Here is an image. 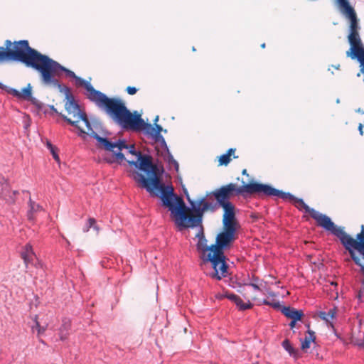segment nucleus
<instances>
[{
    "label": "nucleus",
    "instance_id": "27",
    "mask_svg": "<svg viewBox=\"0 0 364 364\" xmlns=\"http://www.w3.org/2000/svg\"><path fill=\"white\" fill-rule=\"evenodd\" d=\"M93 228L98 232L99 228L96 225V220L95 218H90L88 219L87 224L86 227L84 228V232H88L89 230Z\"/></svg>",
    "mask_w": 364,
    "mask_h": 364
},
{
    "label": "nucleus",
    "instance_id": "11",
    "mask_svg": "<svg viewBox=\"0 0 364 364\" xmlns=\"http://www.w3.org/2000/svg\"><path fill=\"white\" fill-rule=\"evenodd\" d=\"M91 136L95 138L105 150L112 151L117 159L123 161L125 159L124 154L122 153L123 149H128L129 146L126 144L124 140H117L115 142L109 141L107 138H103L99 136L96 132H91Z\"/></svg>",
    "mask_w": 364,
    "mask_h": 364
},
{
    "label": "nucleus",
    "instance_id": "17",
    "mask_svg": "<svg viewBox=\"0 0 364 364\" xmlns=\"http://www.w3.org/2000/svg\"><path fill=\"white\" fill-rule=\"evenodd\" d=\"M21 257L23 259L26 269L29 268L30 264H34L33 260L36 259V255L30 244H26L21 252Z\"/></svg>",
    "mask_w": 364,
    "mask_h": 364
},
{
    "label": "nucleus",
    "instance_id": "6",
    "mask_svg": "<svg viewBox=\"0 0 364 364\" xmlns=\"http://www.w3.org/2000/svg\"><path fill=\"white\" fill-rule=\"evenodd\" d=\"M237 227L223 225V231L216 237V242L213 245L214 252L212 257L219 260L220 264L219 272H209L206 274L210 278L220 280L228 275V265L226 263V257L223 250L229 247L236 239Z\"/></svg>",
    "mask_w": 364,
    "mask_h": 364
},
{
    "label": "nucleus",
    "instance_id": "30",
    "mask_svg": "<svg viewBox=\"0 0 364 364\" xmlns=\"http://www.w3.org/2000/svg\"><path fill=\"white\" fill-rule=\"evenodd\" d=\"M224 296H225V298L228 299L229 300H230L233 303H235V301L237 299L238 300V296H237V295H236L235 294H232V293L226 292Z\"/></svg>",
    "mask_w": 364,
    "mask_h": 364
},
{
    "label": "nucleus",
    "instance_id": "42",
    "mask_svg": "<svg viewBox=\"0 0 364 364\" xmlns=\"http://www.w3.org/2000/svg\"><path fill=\"white\" fill-rule=\"evenodd\" d=\"M36 267H38V266H41V263L40 262H38L37 264H34Z\"/></svg>",
    "mask_w": 364,
    "mask_h": 364
},
{
    "label": "nucleus",
    "instance_id": "5",
    "mask_svg": "<svg viewBox=\"0 0 364 364\" xmlns=\"http://www.w3.org/2000/svg\"><path fill=\"white\" fill-rule=\"evenodd\" d=\"M93 102L105 111L114 122L125 129L133 130L135 126L141 123L138 119L139 114L136 112L132 114L119 98H110L100 92Z\"/></svg>",
    "mask_w": 364,
    "mask_h": 364
},
{
    "label": "nucleus",
    "instance_id": "15",
    "mask_svg": "<svg viewBox=\"0 0 364 364\" xmlns=\"http://www.w3.org/2000/svg\"><path fill=\"white\" fill-rule=\"evenodd\" d=\"M75 85L77 87H83L86 90L85 95H87V98L92 102L101 92L100 91L95 90L90 82H87L78 76L75 77Z\"/></svg>",
    "mask_w": 364,
    "mask_h": 364
},
{
    "label": "nucleus",
    "instance_id": "2",
    "mask_svg": "<svg viewBox=\"0 0 364 364\" xmlns=\"http://www.w3.org/2000/svg\"><path fill=\"white\" fill-rule=\"evenodd\" d=\"M187 200L191 208L187 207L180 196L174 193L172 186L165 184L156 196L160 198L162 205L170 210L176 225L182 228L202 227L203 214L205 212H214L218 204L207 200L205 197L192 200L187 191H185Z\"/></svg>",
    "mask_w": 364,
    "mask_h": 364
},
{
    "label": "nucleus",
    "instance_id": "45",
    "mask_svg": "<svg viewBox=\"0 0 364 364\" xmlns=\"http://www.w3.org/2000/svg\"><path fill=\"white\" fill-rule=\"evenodd\" d=\"M158 119H159V117H158V116H156V119H155V122H156V121H158Z\"/></svg>",
    "mask_w": 364,
    "mask_h": 364
},
{
    "label": "nucleus",
    "instance_id": "18",
    "mask_svg": "<svg viewBox=\"0 0 364 364\" xmlns=\"http://www.w3.org/2000/svg\"><path fill=\"white\" fill-rule=\"evenodd\" d=\"M282 313L291 320H301L304 316L302 310H297L290 306H283L281 309Z\"/></svg>",
    "mask_w": 364,
    "mask_h": 364
},
{
    "label": "nucleus",
    "instance_id": "43",
    "mask_svg": "<svg viewBox=\"0 0 364 364\" xmlns=\"http://www.w3.org/2000/svg\"><path fill=\"white\" fill-rule=\"evenodd\" d=\"M269 294L271 296H274L275 294L274 292H269Z\"/></svg>",
    "mask_w": 364,
    "mask_h": 364
},
{
    "label": "nucleus",
    "instance_id": "12",
    "mask_svg": "<svg viewBox=\"0 0 364 364\" xmlns=\"http://www.w3.org/2000/svg\"><path fill=\"white\" fill-rule=\"evenodd\" d=\"M341 8L342 13L350 21V31H358V22L354 9L350 5L348 0H337Z\"/></svg>",
    "mask_w": 364,
    "mask_h": 364
},
{
    "label": "nucleus",
    "instance_id": "19",
    "mask_svg": "<svg viewBox=\"0 0 364 364\" xmlns=\"http://www.w3.org/2000/svg\"><path fill=\"white\" fill-rule=\"evenodd\" d=\"M18 193L16 191H11L9 185L6 184L2 188L1 197L8 203H14L16 200V196Z\"/></svg>",
    "mask_w": 364,
    "mask_h": 364
},
{
    "label": "nucleus",
    "instance_id": "46",
    "mask_svg": "<svg viewBox=\"0 0 364 364\" xmlns=\"http://www.w3.org/2000/svg\"><path fill=\"white\" fill-rule=\"evenodd\" d=\"M358 112H359V113L363 114V111L361 112L360 109L358 110Z\"/></svg>",
    "mask_w": 364,
    "mask_h": 364
},
{
    "label": "nucleus",
    "instance_id": "10",
    "mask_svg": "<svg viewBox=\"0 0 364 364\" xmlns=\"http://www.w3.org/2000/svg\"><path fill=\"white\" fill-rule=\"evenodd\" d=\"M265 196H275L279 198H282L284 200H289L295 204V206L301 210V208L304 209L305 211L311 215V211L314 210V208H311L309 205H307L304 201L301 198H297L291 195L290 193H286L282 191L278 190L270 185L265 184L264 188V193Z\"/></svg>",
    "mask_w": 364,
    "mask_h": 364
},
{
    "label": "nucleus",
    "instance_id": "44",
    "mask_svg": "<svg viewBox=\"0 0 364 364\" xmlns=\"http://www.w3.org/2000/svg\"><path fill=\"white\" fill-rule=\"evenodd\" d=\"M261 47H262V48H265V43H262V44L261 45Z\"/></svg>",
    "mask_w": 364,
    "mask_h": 364
},
{
    "label": "nucleus",
    "instance_id": "38",
    "mask_svg": "<svg viewBox=\"0 0 364 364\" xmlns=\"http://www.w3.org/2000/svg\"><path fill=\"white\" fill-rule=\"evenodd\" d=\"M225 294H218L216 296V297L218 299H223L224 298H225V296H224Z\"/></svg>",
    "mask_w": 364,
    "mask_h": 364
},
{
    "label": "nucleus",
    "instance_id": "47",
    "mask_svg": "<svg viewBox=\"0 0 364 364\" xmlns=\"http://www.w3.org/2000/svg\"><path fill=\"white\" fill-rule=\"evenodd\" d=\"M331 284H332V285H336V283L331 282Z\"/></svg>",
    "mask_w": 364,
    "mask_h": 364
},
{
    "label": "nucleus",
    "instance_id": "8",
    "mask_svg": "<svg viewBox=\"0 0 364 364\" xmlns=\"http://www.w3.org/2000/svg\"><path fill=\"white\" fill-rule=\"evenodd\" d=\"M64 106L67 114H60L64 120L77 127L81 133L91 136V132H95L91 127L86 112L80 108L73 96H67Z\"/></svg>",
    "mask_w": 364,
    "mask_h": 364
},
{
    "label": "nucleus",
    "instance_id": "14",
    "mask_svg": "<svg viewBox=\"0 0 364 364\" xmlns=\"http://www.w3.org/2000/svg\"><path fill=\"white\" fill-rule=\"evenodd\" d=\"M138 119L141 121L139 125L135 126L133 131H144L146 134L150 135L153 138L158 139L161 136L160 133L162 131L161 125L155 124L153 127L151 124L146 123L139 114Z\"/></svg>",
    "mask_w": 364,
    "mask_h": 364
},
{
    "label": "nucleus",
    "instance_id": "34",
    "mask_svg": "<svg viewBox=\"0 0 364 364\" xmlns=\"http://www.w3.org/2000/svg\"><path fill=\"white\" fill-rule=\"evenodd\" d=\"M255 282L250 283L249 285L252 287L255 290H259V287L257 284L258 279H255Z\"/></svg>",
    "mask_w": 364,
    "mask_h": 364
},
{
    "label": "nucleus",
    "instance_id": "20",
    "mask_svg": "<svg viewBox=\"0 0 364 364\" xmlns=\"http://www.w3.org/2000/svg\"><path fill=\"white\" fill-rule=\"evenodd\" d=\"M306 327L308 328L306 332L308 335L304 339H301V348L304 351H306L310 348L311 343L314 342L316 339L315 333L309 328V324H307Z\"/></svg>",
    "mask_w": 364,
    "mask_h": 364
},
{
    "label": "nucleus",
    "instance_id": "23",
    "mask_svg": "<svg viewBox=\"0 0 364 364\" xmlns=\"http://www.w3.org/2000/svg\"><path fill=\"white\" fill-rule=\"evenodd\" d=\"M29 207L30 210L28 213V217L29 220H33V213L35 212H38L41 210V206L38 204H36L34 201L29 198Z\"/></svg>",
    "mask_w": 364,
    "mask_h": 364
},
{
    "label": "nucleus",
    "instance_id": "16",
    "mask_svg": "<svg viewBox=\"0 0 364 364\" xmlns=\"http://www.w3.org/2000/svg\"><path fill=\"white\" fill-rule=\"evenodd\" d=\"M0 89L5 90L7 93L18 99H29L31 97L32 94L31 87L30 84H28L26 87L23 88L20 92L14 88L9 87L0 82Z\"/></svg>",
    "mask_w": 364,
    "mask_h": 364
},
{
    "label": "nucleus",
    "instance_id": "22",
    "mask_svg": "<svg viewBox=\"0 0 364 364\" xmlns=\"http://www.w3.org/2000/svg\"><path fill=\"white\" fill-rule=\"evenodd\" d=\"M235 304L240 311L250 309L253 306L252 304L249 299L247 302H244L240 296H238V300L237 299Z\"/></svg>",
    "mask_w": 364,
    "mask_h": 364
},
{
    "label": "nucleus",
    "instance_id": "39",
    "mask_svg": "<svg viewBox=\"0 0 364 364\" xmlns=\"http://www.w3.org/2000/svg\"><path fill=\"white\" fill-rule=\"evenodd\" d=\"M50 109H51L53 112H55V113L58 114V111H57V109L54 107V106H51V107H50ZM60 114V113H59V114Z\"/></svg>",
    "mask_w": 364,
    "mask_h": 364
},
{
    "label": "nucleus",
    "instance_id": "41",
    "mask_svg": "<svg viewBox=\"0 0 364 364\" xmlns=\"http://www.w3.org/2000/svg\"><path fill=\"white\" fill-rule=\"evenodd\" d=\"M358 252H359L361 255H363V257H364V249H363H363H359V250H358Z\"/></svg>",
    "mask_w": 364,
    "mask_h": 364
},
{
    "label": "nucleus",
    "instance_id": "32",
    "mask_svg": "<svg viewBox=\"0 0 364 364\" xmlns=\"http://www.w3.org/2000/svg\"><path fill=\"white\" fill-rule=\"evenodd\" d=\"M127 93L130 95H134L136 93L137 89L134 87L128 86L126 89Z\"/></svg>",
    "mask_w": 364,
    "mask_h": 364
},
{
    "label": "nucleus",
    "instance_id": "35",
    "mask_svg": "<svg viewBox=\"0 0 364 364\" xmlns=\"http://www.w3.org/2000/svg\"><path fill=\"white\" fill-rule=\"evenodd\" d=\"M299 320H291L290 323H289V326L291 328H293L295 327V325H296V321H298Z\"/></svg>",
    "mask_w": 364,
    "mask_h": 364
},
{
    "label": "nucleus",
    "instance_id": "37",
    "mask_svg": "<svg viewBox=\"0 0 364 364\" xmlns=\"http://www.w3.org/2000/svg\"><path fill=\"white\" fill-rule=\"evenodd\" d=\"M363 124H359L358 130H359V132H360V135L363 134Z\"/></svg>",
    "mask_w": 364,
    "mask_h": 364
},
{
    "label": "nucleus",
    "instance_id": "9",
    "mask_svg": "<svg viewBox=\"0 0 364 364\" xmlns=\"http://www.w3.org/2000/svg\"><path fill=\"white\" fill-rule=\"evenodd\" d=\"M197 236L199 237L198 242L197 244V248L202 252L203 263L204 265H207L208 263L210 264L213 270L211 272H218L220 270L219 260L214 259L212 257L214 252L213 245L208 246L207 245V240L204 237L203 230L198 233Z\"/></svg>",
    "mask_w": 364,
    "mask_h": 364
},
{
    "label": "nucleus",
    "instance_id": "29",
    "mask_svg": "<svg viewBox=\"0 0 364 364\" xmlns=\"http://www.w3.org/2000/svg\"><path fill=\"white\" fill-rule=\"evenodd\" d=\"M258 304L259 305L265 304V305L271 306L274 309H278L280 307L279 303L278 301H270L267 299H263L262 301H259Z\"/></svg>",
    "mask_w": 364,
    "mask_h": 364
},
{
    "label": "nucleus",
    "instance_id": "24",
    "mask_svg": "<svg viewBox=\"0 0 364 364\" xmlns=\"http://www.w3.org/2000/svg\"><path fill=\"white\" fill-rule=\"evenodd\" d=\"M38 315H36L33 318V321L35 323V325L32 326V331H34L35 330L37 331V335L38 336H41V334L44 333L47 328V326H41L38 321Z\"/></svg>",
    "mask_w": 364,
    "mask_h": 364
},
{
    "label": "nucleus",
    "instance_id": "36",
    "mask_svg": "<svg viewBox=\"0 0 364 364\" xmlns=\"http://www.w3.org/2000/svg\"><path fill=\"white\" fill-rule=\"evenodd\" d=\"M47 147L50 150V149H53L54 148H55V146H54L50 141H47Z\"/></svg>",
    "mask_w": 364,
    "mask_h": 364
},
{
    "label": "nucleus",
    "instance_id": "25",
    "mask_svg": "<svg viewBox=\"0 0 364 364\" xmlns=\"http://www.w3.org/2000/svg\"><path fill=\"white\" fill-rule=\"evenodd\" d=\"M336 314V308H333V309H330L328 313L323 312V311L320 312L319 317L321 319L326 321V322H329V321L331 319H333L335 317Z\"/></svg>",
    "mask_w": 364,
    "mask_h": 364
},
{
    "label": "nucleus",
    "instance_id": "21",
    "mask_svg": "<svg viewBox=\"0 0 364 364\" xmlns=\"http://www.w3.org/2000/svg\"><path fill=\"white\" fill-rule=\"evenodd\" d=\"M236 149L234 148H230L228 150L227 153L221 155L218 158V166H227L231 161V157L236 159L238 156H235V152Z\"/></svg>",
    "mask_w": 364,
    "mask_h": 364
},
{
    "label": "nucleus",
    "instance_id": "28",
    "mask_svg": "<svg viewBox=\"0 0 364 364\" xmlns=\"http://www.w3.org/2000/svg\"><path fill=\"white\" fill-rule=\"evenodd\" d=\"M93 228L98 232L99 228L96 225V220L95 218H90L88 219L87 224L86 227L84 228V232H88L89 230Z\"/></svg>",
    "mask_w": 364,
    "mask_h": 364
},
{
    "label": "nucleus",
    "instance_id": "3",
    "mask_svg": "<svg viewBox=\"0 0 364 364\" xmlns=\"http://www.w3.org/2000/svg\"><path fill=\"white\" fill-rule=\"evenodd\" d=\"M129 152L137 156V161H128V163L139 168L146 173L147 177L138 171L132 173L133 179L143 188H145L151 196H156L164 183L161 182V173L158 166L152 162V157L149 155H142L140 151L135 150L134 145L129 146Z\"/></svg>",
    "mask_w": 364,
    "mask_h": 364
},
{
    "label": "nucleus",
    "instance_id": "31",
    "mask_svg": "<svg viewBox=\"0 0 364 364\" xmlns=\"http://www.w3.org/2000/svg\"><path fill=\"white\" fill-rule=\"evenodd\" d=\"M63 329L66 331L68 330V326L64 324L60 328V340L64 341L67 338V333H63Z\"/></svg>",
    "mask_w": 364,
    "mask_h": 364
},
{
    "label": "nucleus",
    "instance_id": "26",
    "mask_svg": "<svg viewBox=\"0 0 364 364\" xmlns=\"http://www.w3.org/2000/svg\"><path fill=\"white\" fill-rule=\"evenodd\" d=\"M282 345V347L289 353L290 355H296L297 350L292 347L288 339H285L284 341H283Z\"/></svg>",
    "mask_w": 364,
    "mask_h": 364
},
{
    "label": "nucleus",
    "instance_id": "40",
    "mask_svg": "<svg viewBox=\"0 0 364 364\" xmlns=\"http://www.w3.org/2000/svg\"><path fill=\"white\" fill-rule=\"evenodd\" d=\"M242 175H247V176H248V174H247V170H246V169H243V170H242Z\"/></svg>",
    "mask_w": 364,
    "mask_h": 364
},
{
    "label": "nucleus",
    "instance_id": "33",
    "mask_svg": "<svg viewBox=\"0 0 364 364\" xmlns=\"http://www.w3.org/2000/svg\"><path fill=\"white\" fill-rule=\"evenodd\" d=\"M56 150H57V149H56V147H55V148H54L53 149H50V152H51V154H52V155H53V156L54 159H55L56 161L59 162V161H60V158H59V156H58V153H57Z\"/></svg>",
    "mask_w": 364,
    "mask_h": 364
},
{
    "label": "nucleus",
    "instance_id": "1",
    "mask_svg": "<svg viewBox=\"0 0 364 364\" xmlns=\"http://www.w3.org/2000/svg\"><path fill=\"white\" fill-rule=\"evenodd\" d=\"M12 61L23 63L27 67L38 71L42 82L47 85L57 84L58 81L55 77L58 75L60 71L65 72L68 77L73 79L77 77L72 70L31 48L27 40L14 42L6 40L4 46L0 47V64Z\"/></svg>",
    "mask_w": 364,
    "mask_h": 364
},
{
    "label": "nucleus",
    "instance_id": "7",
    "mask_svg": "<svg viewBox=\"0 0 364 364\" xmlns=\"http://www.w3.org/2000/svg\"><path fill=\"white\" fill-rule=\"evenodd\" d=\"M265 184L257 182H251L237 186V184L230 183L225 186L215 189L210 195L213 196L219 205L231 203L230 199L234 196L243 195L245 193L249 194L257 193L259 196H264Z\"/></svg>",
    "mask_w": 364,
    "mask_h": 364
},
{
    "label": "nucleus",
    "instance_id": "13",
    "mask_svg": "<svg viewBox=\"0 0 364 364\" xmlns=\"http://www.w3.org/2000/svg\"><path fill=\"white\" fill-rule=\"evenodd\" d=\"M222 207L224 213L223 215V225L239 228V224L235 218V206L232 203L219 205Z\"/></svg>",
    "mask_w": 364,
    "mask_h": 364
},
{
    "label": "nucleus",
    "instance_id": "4",
    "mask_svg": "<svg viewBox=\"0 0 364 364\" xmlns=\"http://www.w3.org/2000/svg\"><path fill=\"white\" fill-rule=\"evenodd\" d=\"M311 216L316 221L317 225L331 232L333 235L339 238L346 250L348 251L351 259L357 265L360 267V270L364 274V265L361 263V258L356 255L354 251V250L358 251L359 249H364V225H361L360 232L357 235L356 239H354L347 234L343 230V228L336 226L326 215L314 210L311 211Z\"/></svg>",
    "mask_w": 364,
    "mask_h": 364
}]
</instances>
